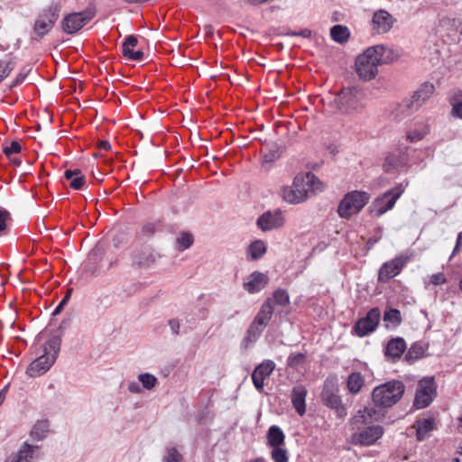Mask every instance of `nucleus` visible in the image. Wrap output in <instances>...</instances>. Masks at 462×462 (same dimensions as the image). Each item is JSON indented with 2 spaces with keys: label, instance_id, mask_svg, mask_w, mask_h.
Masks as SVG:
<instances>
[{
  "label": "nucleus",
  "instance_id": "41",
  "mask_svg": "<svg viewBox=\"0 0 462 462\" xmlns=\"http://www.w3.org/2000/svg\"><path fill=\"white\" fill-rule=\"evenodd\" d=\"M402 164L401 157L395 155L394 153H390L383 162V169L385 171L390 172L399 165Z\"/></svg>",
  "mask_w": 462,
  "mask_h": 462
},
{
  "label": "nucleus",
  "instance_id": "29",
  "mask_svg": "<svg viewBox=\"0 0 462 462\" xmlns=\"http://www.w3.org/2000/svg\"><path fill=\"white\" fill-rule=\"evenodd\" d=\"M267 445L271 448L284 446L285 435L279 426L273 425L266 435Z\"/></svg>",
  "mask_w": 462,
  "mask_h": 462
},
{
  "label": "nucleus",
  "instance_id": "60",
  "mask_svg": "<svg viewBox=\"0 0 462 462\" xmlns=\"http://www.w3.org/2000/svg\"><path fill=\"white\" fill-rule=\"evenodd\" d=\"M459 430L462 432V418H461V424L459 426ZM459 454L462 456V447H461V450L459 451Z\"/></svg>",
  "mask_w": 462,
  "mask_h": 462
},
{
  "label": "nucleus",
  "instance_id": "58",
  "mask_svg": "<svg viewBox=\"0 0 462 462\" xmlns=\"http://www.w3.org/2000/svg\"><path fill=\"white\" fill-rule=\"evenodd\" d=\"M264 158H265V161H266V162H272V161H273V160H274V158H275V154H273V153L265 154V155H264Z\"/></svg>",
  "mask_w": 462,
  "mask_h": 462
},
{
  "label": "nucleus",
  "instance_id": "28",
  "mask_svg": "<svg viewBox=\"0 0 462 462\" xmlns=\"http://www.w3.org/2000/svg\"><path fill=\"white\" fill-rule=\"evenodd\" d=\"M273 314V306L272 305V300H266L262 305L259 312L253 320L255 324H258L265 328L272 319Z\"/></svg>",
  "mask_w": 462,
  "mask_h": 462
},
{
  "label": "nucleus",
  "instance_id": "36",
  "mask_svg": "<svg viewBox=\"0 0 462 462\" xmlns=\"http://www.w3.org/2000/svg\"><path fill=\"white\" fill-rule=\"evenodd\" d=\"M270 456L273 462H289V452L283 446L272 448Z\"/></svg>",
  "mask_w": 462,
  "mask_h": 462
},
{
  "label": "nucleus",
  "instance_id": "38",
  "mask_svg": "<svg viewBox=\"0 0 462 462\" xmlns=\"http://www.w3.org/2000/svg\"><path fill=\"white\" fill-rule=\"evenodd\" d=\"M138 380L142 384V388L145 390H152L158 383V379L150 373H143L138 375Z\"/></svg>",
  "mask_w": 462,
  "mask_h": 462
},
{
  "label": "nucleus",
  "instance_id": "35",
  "mask_svg": "<svg viewBox=\"0 0 462 462\" xmlns=\"http://www.w3.org/2000/svg\"><path fill=\"white\" fill-rule=\"evenodd\" d=\"M426 347L421 343H414L406 353V361H414L424 356Z\"/></svg>",
  "mask_w": 462,
  "mask_h": 462
},
{
  "label": "nucleus",
  "instance_id": "22",
  "mask_svg": "<svg viewBox=\"0 0 462 462\" xmlns=\"http://www.w3.org/2000/svg\"><path fill=\"white\" fill-rule=\"evenodd\" d=\"M268 277L260 272H254L248 281L244 282V289L251 294L261 291L268 283Z\"/></svg>",
  "mask_w": 462,
  "mask_h": 462
},
{
  "label": "nucleus",
  "instance_id": "31",
  "mask_svg": "<svg viewBox=\"0 0 462 462\" xmlns=\"http://www.w3.org/2000/svg\"><path fill=\"white\" fill-rule=\"evenodd\" d=\"M330 36L337 43H345L348 41L350 32L346 26L337 24L330 29Z\"/></svg>",
  "mask_w": 462,
  "mask_h": 462
},
{
  "label": "nucleus",
  "instance_id": "19",
  "mask_svg": "<svg viewBox=\"0 0 462 462\" xmlns=\"http://www.w3.org/2000/svg\"><path fill=\"white\" fill-rule=\"evenodd\" d=\"M404 353V338L401 337L391 338L386 344L383 354L386 361L396 363Z\"/></svg>",
  "mask_w": 462,
  "mask_h": 462
},
{
  "label": "nucleus",
  "instance_id": "54",
  "mask_svg": "<svg viewBox=\"0 0 462 462\" xmlns=\"http://www.w3.org/2000/svg\"><path fill=\"white\" fill-rule=\"evenodd\" d=\"M294 35L301 36L303 38H310L311 36V31L309 29H303L299 32H295Z\"/></svg>",
  "mask_w": 462,
  "mask_h": 462
},
{
  "label": "nucleus",
  "instance_id": "9",
  "mask_svg": "<svg viewBox=\"0 0 462 462\" xmlns=\"http://www.w3.org/2000/svg\"><path fill=\"white\" fill-rule=\"evenodd\" d=\"M370 195L365 191L353 190L346 193L340 201L337 213L341 217L349 218L360 212L368 203Z\"/></svg>",
  "mask_w": 462,
  "mask_h": 462
},
{
  "label": "nucleus",
  "instance_id": "62",
  "mask_svg": "<svg viewBox=\"0 0 462 462\" xmlns=\"http://www.w3.org/2000/svg\"><path fill=\"white\" fill-rule=\"evenodd\" d=\"M254 3H256V2H263V0H252Z\"/></svg>",
  "mask_w": 462,
  "mask_h": 462
},
{
  "label": "nucleus",
  "instance_id": "23",
  "mask_svg": "<svg viewBox=\"0 0 462 462\" xmlns=\"http://www.w3.org/2000/svg\"><path fill=\"white\" fill-rule=\"evenodd\" d=\"M37 449L38 446H32L24 442L17 452H14L7 457L5 462H32L34 452Z\"/></svg>",
  "mask_w": 462,
  "mask_h": 462
},
{
  "label": "nucleus",
  "instance_id": "30",
  "mask_svg": "<svg viewBox=\"0 0 462 462\" xmlns=\"http://www.w3.org/2000/svg\"><path fill=\"white\" fill-rule=\"evenodd\" d=\"M414 428L416 429L417 439L424 440L434 429V420L431 418L419 420L416 421Z\"/></svg>",
  "mask_w": 462,
  "mask_h": 462
},
{
  "label": "nucleus",
  "instance_id": "61",
  "mask_svg": "<svg viewBox=\"0 0 462 462\" xmlns=\"http://www.w3.org/2000/svg\"><path fill=\"white\" fill-rule=\"evenodd\" d=\"M452 462H462L459 457H455L452 459Z\"/></svg>",
  "mask_w": 462,
  "mask_h": 462
},
{
  "label": "nucleus",
  "instance_id": "37",
  "mask_svg": "<svg viewBox=\"0 0 462 462\" xmlns=\"http://www.w3.org/2000/svg\"><path fill=\"white\" fill-rule=\"evenodd\" d=\"M194 242L191 233L182 232L176 239L177 247L180 251H184L189 248Z\"/></svg>",
  "mask_w": 462,
  "mask_h": 462
},
{
  "label": "nucleus",
  "instance_id": "43",
  "mask_svg": "<svg viewBox=\"0 0 462 462\" xmlns=\"http://www.w3.org/2000/svg\"><path fill=\"white\" fill-rule=\"evenodd\" d=\"M452 111L453 116L462 119V95H456L452 99Z\"/></svg>",
  "mask_w": 462,
  "mask_h": 462
},
{
  "label": "nucleus",
  "instance_id": "6",
  "mask_svg": "<svg viewBox=\"0 0 462 462\" xmlns=\"http://www.w3.org/2000/svg\"><path fill=\"white\" fill-rule=\"evenodd\" d=\"M404 393V385L400 381L386 382L373 390L372 401L374 406L390 408L394 405Z\"/></svg>",
  "mask_w": 462,
  "mask_h": 462
},
{
  "label": "nucleus",
  "instance_id": "50",
  "mask_svg": "<svg viewBox=\"0 0 462 462\" xmlns=\"http://www.w3.org/2000/svg\"><path fill=\"white\" fill-rule=\"evenodd\" d=\"M139 383L140 382L135 381L129 382L127 385L128 391L132 393H141L143 392V388Z\"/></svg>",
  "mask_w": 462,
  "mask_h": 462
},
{
  "label": "nucleus",
  "instance_id": "56",
  "mask_svg": "<svg viewBox=\"0 0 462 462\" xmlns=\"http://www.w3.org/2000/svg\"><path fill=\"white\" fill-rule=\"evenodd\" d=\"M422 138V134L417 133L415 135H407L406 139H410L411 141L420 140Z\"/></svg>",
  "mask_w": 462,
  "mask_h": 462
},
{
  "label": "nucleus",
  "instance_id": "18",
  "mask_svg": "<svg viewBox=\"0 0 462 462\" xmlns=\"http://www.w3.org/2000/svg\"><path fill=\"white\" fill-rule=\"evenodd\" d=\"M161 255L150 247H144L136 252L133 258L134 265L142 269H148L154 266Z\"/></svg>",
  "mask_w": 462,
  "mask_h": 462
},
{
  "label": "nucleus",
  "instance_id": "51",
  "mask_svg": "<svg viewBox=\"0 0 462 462\" xmlns=\"http://www.w3.org/2000/svg\"><path fill=\"white\" fill-rule=\"evenodd\" d=\"M69 298H70V292L68 291L67 294L64 296V298L61 300V301L59 303V305L53 310L52 315L55 316V315L59 314L62 310L64 306L67 304Z\"/></svg>",
  "mask_w": 462,
  "mask_h": 462
},
{
  "label": "nucleus",
  "instance_id": "4",
  "mask_svg": "<svg viewBox=\"0 0 462 462\" xmlns=\"http://www.w3.org/2000/svg\"><path fill=\"white\" fill-rule=\"evenodd\" d=\"M365 91L362 88H343L337 94L334 103L342 115H356L365 107Z\"/></svg>",
  "mask_w": 462,
  "mask_h": 462
},
{
  "label": "nucleus",
  "instance_id": "32",
  "mask_svg": "<svg viewBox=\"0 0 462 462\" xmlns=\"http://www.w3.org/2000/svg\"><path fill=\"white\" fill-rule=\"evenodd\" d=\"M383 321L387 328H396L402 323L401 312L396 309H389L383 314Z\"/></svg>",
  "mask_w": 462,
  "mask_h": 462
},
{
  "label": "nucleus",
  "instance_id": "42",
  "mask_svg": "<svg viewBox=\"0 0 462 462\" xmlns=\"http://www.w3.org/2000/svg\"><path fill=\"white\" fill-rule=\"evenodd\" d=\"M305 358L306 356L302 353H292L287 358V366L297 368L304 363Z\"/></svg>",
  "mask_w": 462,
  "mask_h": 462
},
{
  "label": "nucleus",
  "instance_id": "3",
  "mask_svg": "<svg viewBox=\"0 0 462 462\" xmlns=\"http://www.w3.org/2000/svg\"><path fill=\"white\" fill-rule=\"evenodd\" d=\"M319 179L311 172L305 175H298L294 178L291 186H283L281 189V196L283 200L290 204H299L305 201L317 188Z\"/></svg>",
  "mask_w": 462,
  "mask_h": 462
},
{
  "label": "nucleus",
  "instance_id": "5",
  "mask_svg": "<svg viewBox=\"0 0 462 462\" xmlns=\"http://www.w3.org/2000/svg\"><path fill=\"white\" fill-rule=\"evenodd\" d=\"M61 338L53 336L44 344L43 354L33 360L26 369L29 377H38L44 374L54 365L60 349Z\"/></svg>",
  "mask_w": 462,
  "mask_h": 462
},
{
  "label": "nucleus",
  "instance_id": "33",
  "mask_svg": "<svg viewBox=\"0 0 462 462\" xmlns=\"http://www.w3.org/2000/svg\"><path fill=\"white\" fill-rule=\"evenodd\" d=\"M49 427L50 423L47 420H38L31 430V437L36 440H42L49 431Z\"/></svg>",
  "mask_w": 462,
  "mask_h": 462
},
{
  "label": "nucleus",
  "instance_id": "40",
  "mask_svg": "<svg viewBox=\"0 0 462 462\" xmlns=\"http://www.w3.org/2000/svg\"><path fill=\"white\" fill-rule=\"evenodd\" d=\"M162 462H183V456L175 447H168L162 457Z\"/></svg>",
  "mask_w": 462,
  "mask_h": 462
},
{
  "label": "nucleus",
  "instance_id": "21",
  "mask_svg": "<svg viewBox=\"0 0 462 462\" xmlns=\"http://www.w3.org/2000/svg\"><path fill=\"white\" fill-rule=\"evenodd\" d=\"M308 391L302 384L294 386L291 390V399L293 408L300 416L306 412V397Z\"/></svg>",
  "mask_w": 462,
  "mask_h": 462
},
{
  "label": "nucleus",
  "instance_id": "8",
  "mask_svg": "<svg viewBox=\"0 0 462 462\" xmlns=\"http://www.w3.org/2000/svg\"><path fill=\"white\" fill-rule=\"evenodd\" d=\"M438 385L434 376H424L418 381L412 407L420 410L429 407L437 397Z\"/></svg>",
  "mask_w": 462,
  "mask_h": 462
},
{
  "label": "nucleus",
  "instance_id": "15",
  "mask_svg": "<svg viewBox=\"0 0 462 462\" xmlns=\"http://www.w3.org/2000/svg\"><path fill=\"white\" fill-rule=\"evenodd\" d=\"M275 369V363L266 359L259 364L252 373V381L259 393L263 391L264 380L269 377Z\"/></svg>",
  "mask_w": 462,
  "mask_h": 462
},
{
  "label": "nucleus",
  "instance_id": "24",
  "mask_svg": "<svg viewBox=\"0 0 462 462\" xmlns=\"http://www.w3.org/2000/svg\"><path fill=\"white\" fill-rule=\"evenodd\" d=\"M137 43L138 40L134 35H129L125 39L122 45V52L125 58L134 61L143 60V52L142 51H134Z\"/></svg>",
  "mask_w": 462,
  "mask_h": 462
},
{
  "label": "nucleus",
  "instance_id": "2",
  "mask_svg": "<svg viewBox=\"0 0 462 462\" xmlns=\"http://www.w3.org/2000/svg\"><path fill=\"white\" fill-rule=\"evenodd\" d=\"M398 57L397 52L383 44L367 48L356 59V71L363 80H371L378 73V66L393 62Z\"/></svg>",
  "mask_w": 462,
  "mask_h": 462
},
{
  "label": "nucleus",
  "instance_id": "13",
  "mask_svg": "<svg viewBox=\"0 0 462 462\" xmlns=\"http://www.w3.org/2000/svg\"><path fill=\"white\" fill-rule=\"evenodd\" d=\"M402 190L399 189H390L377 197L370 205L369 211L374 217H380L394 206L396 200L401 197Z\"/></svg>",
  "mask_w": 462,
  "mask_h": 462
},
{
  "label": "nucleus",
  "instance_id": "14",
  "mask_svg": "<svg viewBox=\"0 0 462 462\" xmlns=\"http://www.w3.org/2000/svg\"><path fill=\"white\" fill-rule=\"evenodd\" d=\"M284 223V213L281 209L266 211L256 221L258 228L263 232L278 229L283 226Z\"/></svg>",
  "mask_w": 462,
  "mask_h": 462
},
{
  "label": "nucleus",
  "instance_id": "39",
  "mask_svg": "<svg viewBox=\"0 0 462 462\" xmlns=\"http://www.w3.org/2000/svg\"><path fill=\"white\" fill-rule=\"evenodd\" d=\"M272 300V305L273 306V303L280 305V306H286L290 303V297L288 292L285 290L278 289L273 291Z\"/></svg>",
  "mask_w": 462,
  "mask_h": 462
},
{
  "label": "nucleus",
  "instance_id": "25",
  "mask_svg": "<svg viewBox=\"0 0 462 462\" xmlns=\"http://www.w3.org/2000/svg\"><path fill=\"white\" fill-rule=\"evenodd\" d=\"M267 252V244L263 240H254L246 248V258L249 261L261 259Z\"/></svg>",
  "mask_w": 462,
  "mask_h": 462
},
{
  "label": "nucleus",
  "instance_id": "26",
  "mask_svg": "<svg viewBox=\"0 0 462 462\" xmlns=\"http://www.w3.org/2000/svg\"><path fill=\"white\" fill-rule=\"evenodd\" d=\"M365 377L360 372H353L348 374L346 384L349 393L353 395L358 394L365 386Z\"/></svg>",
  "mask_w": 462,
  "mask_h": 462
},
{
  "label": "nucleus",
  "instance_id": "48",
  "mask_svg": "<svg viewBox=\"0 0 462 462\" xmlns=\"http://www.w3.org/2000/svg\"><path fill=\"white\" fill-rule=\"evenodd\" d=\"M168 325L171 328L172 335H174V336L180 335V323L178 319H171L168 321Z\"/></svg>",
  "mask_w": 462,
  "mask_h": 462
},
{
  "label": "nucleus",
  "instance_id": "49",
  "mask_svg": "<svg viewBox=\"0 0 462 462\" xmlns=\"http://www.w3.org/2000/svg\"><path fill=\"white\" fill-rule=\"evenodd\" d=\"M430 282L434 285L443 284L447 281L444 273H438L432 274L430 276Z\"/></svg>",
  "mask_w": 462,
  "mask_h": 462
},
{
  "label": "nucleus",
  "instance_id": "27",
  "mask_svg": "<svg viewBox=\"0 0 462 462\" xmlns=\"http://www.w3.org/2000/svg\"><path fill=\"white\" fill-rule=\"evenodd\" d=\"M64 178L69 180V187L75 190L82 189L86 184L85 176L79 169L66 170Z\"/></svg>",
  "mask_w": 462,
  "mask_h": 462
},
{
  "label": "nucleus",
  "instance_id": "57",
  "mask_svg": "<svg viewBox=\"0 0 462 462\" xmlns=\"http://www.w3.org/2000/svg\"><path fill=\"white\" fill-rule=\"evenodd\" d=\"M378 242V238L370 237L367 241V245L369 248L373 247Z\"/></svg>",
  "mask_w": 462,
  "mask_h": 462
},
{
  "label": "nucleus",
  "instance_id": "59",
  "mask_svg": "<svg viewBox=\"0 0 462 462\" xmlns=\"http://www.w3.org/2000/svg\"><path fill=\"white\" fill-rule=\"evenodd\" d=\"M5 393H6V388H4L1 392H0V404L4 402L5 398Z\"/></svg>",
  "mask_w": 462,
  "mask_h": 462
},
{
  "label": "nucleus",
  "instance_id": "34",
  "mask_svg": "<svg viewBox=\"0 0 462 462\" xmlns=\"http://www.w3.org/2000/svg\"><path fill=\"white\" fill-rule=\"evenodd\" d=\"M265 328L255 324L254 321L250 324L246 330V335L244 338V343L247 346L250 344L254 343L262 335Z\"/></svg>",
  "mask_w": 462,
  "mask_h": 462
},
{
  "label": "nucleus",
  "instance_id": "55",
  "mask_svg": "<svg viewBox=\"0 0 462 462\" xmlns=\"http://www.w3.org/2000/svg\"><path fill=\"white\" fill-rule=\"evenodd\" d=\"M98 147L102 150L108 151L111 149V144L108 141L102 140L98 143Z\"/></svg>",
  "mask_w": 462,
  "mask_h": 462
},
{
  "label": "nucleus",
  "instance_id": "45",
  "mask_svg": "<svg viewBox=\"0 0 462 462\" xmlns=\"http://www.w3.org/2000/svg\"><path fill=\"white\" fill-rule=\"evenodd\" d=\"M21 149V144L16 141H13L9 145H6L3 151L6 156H11L12 154L20 152Z\"/></svg>",
  "mask_w": 462,
  "mask_h": 462
},
{
  "label": "nucleus",
  "instance_id": "53",
  "mask_svg": "<svg viewBox=\"0 0 462 462\" xmlns=\"http://www.w3.org/2000/svg\"><path fill=\"white\" fill-rule=\"evenodd\" d=\"M462 246V232H459L457 238L456 246L452 252L451 256L455 255L456 253L458 251L459 247Z\"/></svg>",
  "mask_w": 462,
  "mask_h": 462
},
{
  "label": "nucleus",
  "instance_id": "7",
  "mask_svg": "<svg viewBox=\"0 0 462 462\" xmlns=\"http://www.w3.org/2000/svg\"><path fill=\"white\" fill-rule=\"evenodd\" d=\"M60 8L58 5L51 4L42 9L34 22L33 35L32 39L40 42L53 28L59 18Z\"/></svg>",
  "mask_w": 462,
  "mask_h": 462
},
{
  "label": "nucleus",
  "instance_id": "16",
  "mask_svg": "<svg viewBox=\"0 0 462 462\" xmlns=\"http://www.w3.org/2000/svg\"><path fill=\"white\" fill-rule=\"evenodd\" d=\"M435 87L430 82L422 83L411 95L407 107L417 110L421 107L433 95Z\"/></svg>",
  "mask_w": 462,
  "mask_h": 462
},
{
  "label": "nucleus",
  "instance_id": "10",
  "mask_svg": "<svg viewBox=\"0 0 462 462\" xmlns=\"http://www.w3.org/2000/svg\"><path fill=\"white\" fill-rule=\"evenodd\" d=\"M320 398L322 403L326 407L334 410L337 417L345 418L347 415V410L342 403L339 389L335 380L327 379L324 382Z\"/></svg>",
  "mask_w": 462,
  "mask_h": 462
},
{
  "label": "nucleus",
  "instance_id": "17",
  "mask_svg": "<svg viewBox=\"0 0 462 462\" xmlns=\"http://www.w3.org/2000/svg\"><path fill=\"white\" fill-rule=\"evenodd\" d=\"M404 267V257L399 256L384 263L378 273V282H386L399 274Z\"/></svg>",
  "mask_w": 462,
  "mask_h": 462
},
{
  "label": "nucleus",
  "instance_id": "46",
  "mask_svg": "<svg viewBox=\"0 0 462 462\" xmlns=\"http://www.w3.org/2000/svg\"><path fill=\"white\" fill-rule=\"evenodd\" d=\"M155 231L156 225L154 223H146L142 226L138 234L141 236H152Z\"/></svg>",
  "mask_w": 462,
  "mask_h": 462
},
{
  "label": "nucleus",
  "instance_id": "11",
  "mask_svg": "<svg viewBox=\"0 0 462 462\" xmlns=\"http://www.w3.org/2000/svg\"><path fill=\"white\" fill-rule=\"evenodd\" d=\"M95 15V7H88L82 12L69 14L61 21L62 30L68 34H73L82 29Z\"/></svg>",
  "mask_w": 462,
  "mask_h": 462
},
{
  "label": "nucleus",
  "instance_id": "52",
  "mask_svg": "<svg viewBox=\"0 0 462 462\" xmlns=\"http://www.w3.org/2000/svg\"><path fill=\"white\" fill-rule=\"evenodd\" d=\"M29 73V69L21 71L15 78L13 86H18L22 84Z\"/></svg>",
  "mask_w": 462,
  "mask_h": 462
},
{
  "label": "nucleus",
  "instance_id": "20",
  "mask_svg": "<svg viewBox=\"0 0 462 462\" xmlns=\"http://www.w3.org/2000/svg\"><path fill=\"white\" fill-rule=\"evenodd\" d=\"M393 23L392 15L385 10L376 11L372 19L373 31L376 33H384L390 31Z\"/></svg>",
  "mask_w": 462,
  "mask_h": 462
},
{
  "label": "nucleus",
  "instance_id": "12",
  "mask_svg": "<svg viewBox=\"0 0 462 462\" xmlns=\"http://www.w3.org/2000/svg\"><path fill=\"white\" fill-rule=\"evenodd\" d=\"M381 320L380 309L375 307L371 309L365 317L357 319L352 328V334L359 337H364L374 332Z\"/></svg>",
  "mask_w": 462,
  "mask_h": 462
},
{
  "label": "nucleus",
  "instance_id": "44",
  "mask_svg": "<svg viewBox=\"0 0 462 462\" xmlns=\"http://www.w3.org/2000/svg\"><path fill=\"white\" fill-rule=\"evenodd\" d=\"M13 69L14 65L11 61H5L0 60V83L9 76Z\"/></svg>",
  "mask_w": 462,
  "mask_h": 462
},
{
  "label": "nucleus",
  "instance_id": "1",
  "mask_svg": "<svg viewBox=\"0 0 462 462\" xmlns=\"http://www.w3.org/2000/svg\"><path fill=\"white\" fill-rule=\"evenodd\" d=\"M383 414L374 407H365L358 410L350 420L353 430L356 432L352 434V440L355 444L370 446L374 444L383 434V428L380 425H369L379 420Z\"/></svg>",
  "mask_w": 462,
  "mask_h": 462
},
{
  "label": "nucleus",
  "instance_id": "47",
  "mask_svg": "<svg viewBox=\"0 0 462 462\" xmlns=\"http://www.w3.org/2000/svg\"><path fill=\"white\" fill-rule=\"evenodd\" d=\"M9 218V212L6 210L0 209V234L6 229V222Z\"/></svg>",
  "mask_w": 462,
  "mask_h": 462
}]
</instances>
